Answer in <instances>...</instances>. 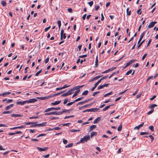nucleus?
Wrapping results in <instances>:
<instances>
[{"label":"nucleus","mask_w":158,"mask_h":158,"mask_svg":"<svg viewBox=\"0 0 158 158\" xmlns=\"http://www.w3.org/2000/svg\"><path fill=\"white\" fill-rule=\"evenodd\" d=\"M68 95H69L68 93L67 92L64 94H62L61 95V96L62 97H66Z\"/></svg>","instance_id":"38"},{"label":"nucleus","mask_w":158,"mask_h":158,"mask_svg":"<svg viewBox=\"0 0 158 158\" xmlns=\"http://www.w3.org/2000/svg\"><path fill=\"white\" fill-rule=\"evenodd\" d=\"M132 72V70H130L127 71L126 74V75H128L131 74Z\"/></svg>","instance_id":"39"},{"label":"nucleus","mask_w":158,"mask_h":158,"mask_svg":"<svg viewBox=\"0 0 158 158\" xmlns=\"http://www.w3.org/2000/svg\"><path fill=\"white\" fill-rule=\"evenodd\" d=\"M49 59L48 57H47L45 60V64L47 63L49 61Z\"/></svg>","instance_id":"64"},{"label":"nucleus","mask_w":158,"mask_h":158,"mask_svg":"<svg viewBox=\"0 0 158 158\" xmlns=\"http://www.w3.org/2000/svg\"><path fill=\"white\" fill-rule=\"evenodd\" d=\"M80 91V89H79L78 90H77L75 92V93L73 94V96H72V98H73L77 95L79 93Z\"/></svg>","instance_id":"14"},{"label":"nucleus","mask_w":158,"mask_h":158,"mask_svg":"<svg viewBox=\"0 0 158 158\" xmlns=\"http://www.w3.org/2000/svg\"><path fill=\"white\" fill-rule=\"evenodd\" d=\"M97 132L95 131H92L91 133L90 137L91 138L94 135H97Z\"/></svg>","instance_id":"18"},{"label":"nucleus","mask_w":158,"mask_h":158,"mask_svg":"<svg viewBox=\"0 0 158 158\" xmlns=\"http://www.w3.org/2000/svg\"><path fill=\"white\" fill-rule=\"evenodd\" d=\"M90 139V136L89 135H86L85 136L82 138L80 141V143H84L88 140Z\"/></svg>","instance_id":"1"},{"label":"nucleus","mask_w":158,"mask_h":158,"mask_svg":"<svg viewBox=\"0 0 158 158\" xmlns=\"http://www.w3.org/2000/svg\"><path fill=\"white\" fill-rule=\"evenodd\" d=\"M50 97L47 96V97H42V99L41 100H44L45 99H48Z\"/></svg>","instance_id":"41"},{"label":"nucleus","mask_w":158,"mask_h":158,"mask_svg":"<svg viewBox=\"0 0 158 158\" xmlns=\"http://www.w3.org/2000/svg\"><path fill=\"white\" fill-rule=\"evenodd\" d=\"M37 149L40 152L44 151L48 149V147H45L44 148H41L39 147H37Z\"/></svg>","instance_id":"6"},{"label":"nucleus","mask_w":158,"mask_h":158,"mask_svg":"<svg viewBox=\"0 0 158 158\" xmlns=\"http://www.w3.org/2000/svg\"><path fill=\"white\" fill-rule=\"evenodd\" d=\"M1 3L2 6H6V2L5 1H2Z\"/></svg>","instance_id":"32"},{"label":"nucleus","mask_w":158,"mask_h":158,"mask_svg":"<svg viewBox=\"0 0 158 158\" xmlns=\"http://www.w3.org/2000/svg\"><path fill=\"white\" fill-rule=\"evenodd\" d=\"M60 129H61V128L60 127H58L53 128V129L55 130H60Z\"/></svg>","instance_id":"53"},{"label":"nucleus","mask_w":158,"mask_h":158,"mask_svg":"<svg viewBox=\"0 0 158 158\" xmlns=\"http://www.w3.org/2000/svg\"><path fill=\"white\" fill-rule=\"evenodd\" d=\"M110 107V106H107L105 107H104V108H103L102 110L103 111H106V110H107L108 108H109Z\"/></svg>","instance_id":"28"},{"label":"nucleus","mask_w":158,"mask_h":158,"mask_svg":"<svg viewBox=\"0 0 158 158\" xmlns=\"http://www.w3.org/2000/svg\"><path fill=\"white\" fill-rule=\"evenodd\" d=\"M56 115H61L63 113V111H59L58 112L56 111Z\"/></svg>","instance_id":"40"},{"label":"nucleus","mask_w":158,"mask_h":158,"mask_svg":"<svg viewBox=\"0 0 158 158\" xmlns=\"http://www.w3.org/2000/svg\"><path fill=\"white\" fill-rule=\"evenodd\" d=\"M136 61V60L134 59L130 60L129 62L127 63V66H129L130 65L132 64L133 63Z\"/></svg>","instance_id":"7"},{"label":"nucleus","mask_w":158,"mask_h":158,"mask_svg":"<svg viewBox=\"0 0 158 158\" xmlns=\"http://www.w3.org/2000/svg\"><path fill=\"white\" fill-rule=\"evenodd\" d=\"M96 127V125H92L90 127V131H90L94 129H95Z\"/></svg>","instance_id":"15"},{"label":"nucleus","mask_w":158,"mask_h":158,"mask_svg":"<svg viewBox=\"0 0 158 158\" xmlns=\"http://www.w3.org/2000/svg\"><path fill=\"white\" fill-rule=\"evenodd\" d=\"M122 124H120L119 126L118 127V131H121L122 129Z\"/></svg>","instance_id":"24"},{"label":"nucleus","mask_w":158,"mask_h":158,"mask_svg":"<svg viewBox=\"0 0 158 158\" xmlns=\"http://www.w3.org/2000/svg\"><path fill=\"white\" fill-rule=\"evenodd\" d=\"M11 93L10 92H4L2 94V96H4L10 94Z\"/></svg>","instance_id":"22"},{"label":"nucleus","mask_w":158,"mask_h":158,"mask_svg":"<svg viewBox=\"0 0 158 158\" xmlns=\"http://www.w3.org/2000/svg\"><path fill=\"white\" fill-rule=\"evenodd\" d=\"M51 27V26H49L48 27H46L44 29L45 32L47 31Z\"/></svg>","instance_id":"51"},{"label":"nucleus","mask_w":158,"mask_h":158,"mask_svg":"<svg viewBox=\"0 0 158 158\" xmlns=\"http://www.w3.org/2000/svg\"><path fill=\"white\" fill-rule=\"evenodd\" d=\"M101 120V118L100 117H98L96 119H95L93 123L94 124L97 123L98 121Z\"/></svg>","instance_id":"13"},{"label":"nucleus","mask_w":158,"mask_h":158,"mask_svg":"<svg viewBox=\"0 0 158 158\" xmlns=\"http://www.w3.org/2000/svg\"><path fill=\"white\" fill-rule=\"evenodd\" d=\"M68 98L65 99L64 101V102H63L64 104H66V103H67L68 102Z\"/></svg>","instance_id":"57"},{"label":"nucleus","mask_w":158,"mask_h":158,"mask_svg":"<svg viewBox=\"0 0 158 158\" xmlns=\"http://www.w3.org/2000/svg\"><path fill=\"white\" fill-rule=\"evenodd\" d=\"M145 34V31L143 32L141 34L139 39H141L142 40V38H143L144 34Z\"/></svg>","instance_id":"34"},{"label":"nucleus","mask_w":158,"mask_h":158,"mask_svg":"<svg viewBox=\"0 0 158 158\" xmlns=\"http://www.w3.org/2000/svg\"><path fill=\"white\" fill-rule=\"evenodd\" d=\"M60 108L58 107L57 108H54V107H51L50 108H48L46 110L44 111V112H49L51 110H60Z\"/></svg>","instance_id":"2"},{"label":"nucleus","mask_w":158,"mask_h":158,"mask_svg":"<svg viewBox=\"0 0 158 158\" xmlns=\"http://www.w3.org/2000/svg\"><path fill=\"white\" fill-rule=\"evenodd\" d=\"M46 123L47 122H45L42 123L37 124V127H43L45 126L46 125Z\"/></svg>","instance_id":"12"},{"label":"nucleus","mask_w":158,"mask_h":158,"mask_svg":"<svg viewBox=\"0 0 158 158\" xmlns=\"http://www.w3.org/2000/svg\"><path fill=\"white\" fill-rule=\"evenodd\" d=\"M56 111L48 113H46L44 114L45 115H50L52 114H56Z\"/></svg>","instance_id":"8"},{"label":"nucleus","mask_w":158,"mask_h":158,"mask_svg":"<svg viewBox=\"0 0 158 158\" xmlns=\"http://www.w3.org/2000/svg\"><path fill=\"white\" fill-rule=\"evenodd\" d=\"M13 101L12 99H8L6 102V103H9Z\"/></svg>","instance_id":"52"},{"label":"nucleus","mask_w":158,"mask_h":158,"mask_svg":"<svg viewBox=\"0 0 158 158\" xmlns=\"http://www.w3.org/2000/svg\"><path fill=\"white\" fill-rule=\"evenodd\" d=\"M141 9L140 8L137 11V13L138 14H139V15H141L142 13V11H141Z\"/></svg>","instance_id":"46"},{"label":"nucleus","mask_w":158,"mask_h":158,"mask_svg":"<svg viewBox=\"0 0 158 158\" xmlns=\"http://www.w3.org/2000/svg\"><path fill=\"white\" fill-rule=\"evenodd\" d=\"M148 136L151 139L152 141L153 140L154 138L152 135H149Z\"/></svg>","instance_id":"63"},{"label":"nucleus","mask_w":158,"mask_h":158,"mask_svg":"<svg viewBox=\"0 0 158 158\" xmlns=\"http://www.w3.org/2000/svg\"><path fill=\"white\" fill-rule=\"evenodd\" d=\"M103 88V85H101L98 86L97 89H102Z\"/></svg>","instance_id":"58"},{"label":"nucleus","mask_w":158,"mask_h":158,"mask_svg":"<svg viewBox=\"0 0 158 158\" xmlns=\"http://www.w3.org/2000/svg\"><path fill=\"white\" fill-rule=\"evenodd\" d=\"M74 117V115H70V116H65L64 118L65 119H66L68 118H70L71 117Z\"/></svg>","instance_id":"48"},{"label":"nucleus","mask_w":158,"mask_h":158,"mask_svg":"<svg viewBox=\"0 0 158 158\" xmlns=\"http://www.w3.org/2000/svg\"><path fill=\"white\" fill-rule=\"evenodd\" d=\"M80 131V130L72 129L70 130V131L72 132H75L77 131Z\"/></svg>","instance_id":"35"},{"label":"nucleus","mask_w":158,"mask_h":158,"mask_svg":"<svg viewBox=\"0 0 158 158\" xmlns=\"http://www.w3.org/2000/svg\"><path fill=\"white\" fill-rule=\"evenodd\" d=\"M129 8L128 7L126 11H127V15H131V11H129Z\"/></svg>","instance_id":"27"},{"label":"nucleus","mask_w":158,"mask_h":158,"mask_svg":"<svg viewBox=\"0 0 158 158\" xmlns=\"http://www.w3.org/2000/svg\"><path fill=\"white\" fill-rule=\"evenodd\" d=\"M59 29L60 30V27L61 26V22L60 20H58L57 22Z\"/></svg>","instance_id":"20"},{"label":"nucleus","mask_w":158,"mask_h":158,"mask_svg":"<svg viewBox=\"0 0 158 158\" xmlns=\"http://www.w3.org/2000/svg\"><path fill=\"white\" fill-rule=\"evenodd\" d=\"M25 127V126L24 125H22L20 126L16 127V129L18 128H22Z\"/></svg>","instance_id":"49"},{"label":"nucleus","mask_w":158,"mask_h":158,"mask_svg":"<svg viewBox=\"0 0 158 158\" xmlns=\"http://www.w3.org/2000/svg\"><path fill=\"white\" fill-rule=\"evenodd\" d=\"M11 115L12 117H19L22 116L21 115L18 114H11Z\"/></svg>","instance_id":"17"},{"label":"nucleus","mask_w":158,"mask_h":158,"mask_svg":"<svg viewBox=\"0 0 158 158\" xmlns=\"http://www.w3.org/2000/svg\"><path fill=\"white\" fill-rule=\"evenodd\" d=\"M70 124V123H64V124H61L60 125H59V126H60L61 125H62L63 126H68Z\"/></svg>","instance_id":"26"},{"label":"nucleus","mask_w":158,"mask_h":158,"mask_svg":"<svg viewBox=\"0 0 158 158\" xmlns=\"http://www.w3.org/2000/svg\"><path fill=\"white\" fill-rule=\"evenodd\" d=\"M102 76L100 75V76H96V77H95L94 78V80H97V79H98V78H100V77H102Z\"/></svg>","instance_id":"50"},{"label":"nucleus","mask_w":158,"mask_h":158,"mask_svg":"<svg viewBox=\"0 0 158 158\" xmlns=\"http://www.w3.org/2000/svg\"><path fill=\"white\" fill-rule=\"evenodd\" d=\"M99 109L98 108H93L90 109H87V112H95L97 111Z\"/></svg>","instance_id":"4"},{"label":"nucleus","mask_w":158,"mask_h":158,"mask_svg":"<svg viewBox=\"0 0 158 158\" xmlns=\"http://www.w3.org/2000/svg\"><path fill=\"white\" fill-rule=\"evenodd\" d=\"M73 90L72 89H69L67 92L68 94L69 95H71L73 93Z\"/></svg>","instance_id":"36"},{"label":"nucleus","mask_w":158,"mask_h":158,"mask_svg":"<svg viewBox=\"0 0 158 158\" xmlns=\"http://www.w3.org/2000/svg\"><path fill=\"white\" fill-rule=\"evenodd\" d=\"M100 93L99 91H97L94 92L93 94V96H95L97 94L99 93Z\"/></svg>","instance_id":"62"},{"label":"nucleus","mask_w":158,"mask_h":158,"mask_svg":"<svg viewBox=\"0 0 158 158\" xmlns=\"http://www.w3.org/2000/svg\"><path fill=\"white\" fill-rule=\"evenodd\" d=\"M64 33V30L63 29H61L60 32V39L62 40L63 38L65 39L66 38V34Z\"/></svg>","instance_id":"3"},{"label":"nucleus","mask_w":158,"mask_h":158,"mask_svg":"<svg viewBox=\"0 0 158 158\" xmlns=\"http://www.w3.org/2000/svg\"><path fill=\"white\" fill-rule=\"evenodd\" d=\"M73 143H70L68 144L67 145H66L65 146V148H67L72 147L73 146Z\"/></svg>","instance_id":"19"},{"label":"nucleus","mask_w":158,"mask_h":158,"mask_svg":"<svg viewBox=\"0 0 158 158\" xmlns=\"http://www.w3.org/2000/svg\"><path fill=\"white\" fill-rule=\"evenodd\" d=\"M93 103H91L90 104H86V105L83 106V107L84 108L86 107H88L89 106H91L93 105Z\"/></svg>","instance_id":"25"},{"label":"nucleus","mask_w":158,"mask_h":158,"mask_svg":"<svg viewBox=\"0 0 158 158\" xmlns=\"http://www.w3.org/2000/svg\"><path fill=\"white\" fill-rule=\"evenodd\" d=\"M14 104H11L9 106H6L5 108V110H8L10 109L12 107L14 106Z\"/></svg>","instance_id":"9"},{"label":"nucleus","mask_w":158,"mask_h":158,"mask_svg":"<svg viewBox=\"0 0 158 158\" xmlns=\"http://www.w3.org/2000/svg\"><path fill=\"white\" fill-rule=\"evenodd\" d=\"M17 105H20L21 106H23L24 104L23 101H18L16 102Z\"/></svg>","instance_id":"16"},{"label":"nucleus","mask_w":158,"mask_h":158,"mask_svg":"<svg viewBox=\"0 0 158 158\" xmlns=\"http://www.w3.org/2000/svg\"><path fill=\"white\" fill-rule=\"evenodd\" d=\"M148 54L147 53H145V54L142 57V60H143L147 56V55Z\"/></svg>","instance_id":"54"},{"label":"nucleus","mask_w":158,"mask_h":158,"mask_svg":"<svg viewBox=\"0 0 158 158\" xmlns=\"http://www.w3.org/2000/svg\"><path fill=\"white\" fill-rule=\"evenodd\" d=\"M42 71V70H40V71L37 72L35 74V76H38L40 73Z\"/></svg>","instance_id":"45"},{"label":"nucleus","mask_w":158,"mask_h":158,"mask_svg":"<svg viewBox=\"0 0 158 158\" xmlns=\"http://www.w3.org/2000/svg\"><path fill=\"white\" fill-rule=\"evenodd\" d=\"M157 22H151L148 26V27L149 28H151L153 27L154 26L155 24Z\"/></svg>","instance_id":"5"},{"label":"nucleus","mask_w":158,"mask_h":158,"mask_svg":"<svg viewBox=\"0 0 158 158\" xmlns=\"http://www.w3.org/2000/svg\"><path fill=\"white\" fill-rule=\"evenodd\" d=\"M149 128L151 130V131H154V127L153 126H150L149 127Z\"/></svg>","instance_id":"42"},{"label":"nucleus","mask_w":158,"mask_h":158,"mask_svg":"<svg viewBox=\"0 0 158 158\" xmlns=\"http://www.w3.org/2000/svg\"><path fill=\"white\" fill-rule=\"evenodd\" d=\"M29 103H32L36 102L37 100L35 98H32L29 100Z\"/></svg>","instance_id":"10"},{"label":"nucleus","mask_w":158,"mask_h":158,"mask_svg":"<svg viewBox=\"0 0 158 158\" xmlns=\"http://www.w3.org/2000/svg\"><path fill=\"white\" fill-rule=\"evenodd\" d=\"M12 113V111L9 110L7 111H4L2 112V114H10Z\"/></svg>","instance_id":"23"},{"label":"nucleus","mask_w":158,"mask_h":158,"mask_svg":"<svg viewBox=\"0 0 158 158\" xmlns=\"http://www.w3.org/2000/svg\"><path fill=\"white\" fill-rule=\"evenodd\" d=\"M88 91L87 90L84 91L82 93V95H86L88 94Z\"/></svg>","instance_id":"31"},{"label":"nucleus","mask_w":158,"mask_h":158,"mask_svg":"<svg viewBox=\"0 0 158 158\" xmlns=\"http://www.w3.org/2000/svg\"><path fill=\"white\" fill-rule=\"evenodd\" d=\"M30 126V127H37V124H36V123H35L34 124H32Z\"/></svg>","instance_id":"29"},{"label":"nucleus","mask_w":158,"mask_h":158,"mask_svg":"<svg viewBox=\"0 0 158 158\" xmlns=\"http://www.w3.org/2000/svg\"><path fill=\"white\" fill-rule=\"evenodd\" d=\"M70 111V110H69L64 109V110H63L62 111H63V113H65V112H69Z\"/></svg>","instance_id":"59"},{"label":"nucleus","mask_w":158,"mask_h":158,"mask_svg":"<svg viewBox=\"0 0 158 158\" xmlns=\"http://www.w3.org/2000/svg\"><path fill=\"white\" fill-rule=\"evenodd\" d=\"M98 85L96 83L94 85V86L91 89V91H93Z\"/></svg>","instance_id":"21"},{"label":"nucleus","mask_w":158,"mask_h":158,"mask_svg":"<svg viewBox=\"0 0 158 158\" xmlns=\"http://www.w3.org/2000/svg\"><path fill=\"white\" fill-rule=\"evenodd\" d=\"M63 143L64 144H66L68 142V141L66 139H63Z\"/></svg>","instance_id":"56"},{"label":"nucleus","mask_w":158,"mask_h":158,"mask_svg":"<svg viewBox=\"0 0 158 158\" xmlns=\"http://www.w3.org/2000/svg\"><path fill=\"white\" fill-rule=\"evenodd\" d=\"M83 98V97H80L78 98L77 99L74 101V103L78 101L81 100Z\"/></svg>","instance_id":"33"},{"label":"nucleus","mask_w":158,"mask_h":158,"mask_svg":"<svg viewBox=\"0 0 158 158\" xmlns=\"http://www.w3.org/2000/svg\"><path fill=\"white\" fill-rule=\"evenodd\" d=\"M157 106V105L156 104H153L150 106V108L152 109L153 108H154L155 107Z\"/></svg>","instance_id":"43"},{"label":"nucleus","mask_w":158,"mask_h":158,"mask_svg":"<svg viewBox=\"0 0 158 158\" xmlns=\"http://www.w3.org/2000/svg\"><path fill=\"white\" fill-rule=\"evenodd\" d=\"M74 103V101H73V102H71L68 103H67V104L66 105L67 106H70V105H72Z\"/></svg>","instance_id":"47"},{"label":"nucleus","mask_w":158,"mask_h":158,"mask_svg":"<svg viewBox=\"0 0 158 158\" xmlns=\"http://www.w3.org/2000/svg\"><path fill=\"white\" fill-rule=\"evenodd\" d=\"M112 91H111L109 93H107L104 95V97H106L108 95H111V94H112Z\"/></svg>","instance_id":"30"},{"label":"nucleus","mask_w":158,"mask_h":158,"mask_svg":"<svg viewBox=\"0 0 158 158\" xmlns=\"http://www.w3.org/2000/svg\"><path fill=\"white\" fill-rule=\"evenodd\" d=\"M61 102L60 101H56L55 102H52L51 103V105H56L59 104Z\"/></svg>","instance_id":"11"},{"label":"nucleus","mask_w":158,"mask_h":158,"mask_svg":"<svg viewBox=\"0 0 158 158\" xmlns=\"http://www.w3.org/2000/svg\"><path fill=\"white\" fill-rule=\"evenodd\" d=\"M70 86V85H65L62 87L63 89H64V88L69 87Z\"/></svg>","instance_id":"61"},{"label":"nucleus","mask_w":158,"mask_h":158,"mask_svg":"<svg viewBox=\"0 0 158 158\" xmlns=\"http://www.w3.org/2000/svg\"><path fill=\"white\" fill-rule=\"evenodd\" d=\"M63 92H60L59 93H57L55 94H54V96H56L59 95L61 94Z\"/></svg>","instance_id":"55"},{"label":"nucleus","mask_w":158,"mask_h":158,"mask_svg":"<svg viewBox=\"0 0 158 158\" xmlns=\"http://www.w3.org/2000/svg\"><path fill=\"white\" fill-rule=\"evenodd\" d=\"M88 4L89 5V6L91 7L93 4V2L92 1L89 2L88 3Z\"/></svg>","instance_id":"44"},{"label":"nucleus","mask_w":158,"mask_h":158,"mask_svg":"<svg viewBox=\"0 0 158 158\" xmlns=\"http://www.w3.org/2000/svg\"><path fill=\"white\" fill-rule=\"evenodd\" d=\"M36 122H26L25 123V124L26 125H29L30 124H32L36 123Z\"/></svg>","instance_id":"37"},{"label":"nucleus","mask_w":158,"mask_h":158,"mask_svg":"<svg viewBox=\"0 0 158 158\" xmlns=\"http://www.w3.org/2000/svg\"><path fill=\"white\" fill-rule=\"evenodd\" d=\"M87 55H84L81 56H79V57L80 58H84L85 57L87 56Z\"/></svg>","instance_id":"60"}]
</instances>
